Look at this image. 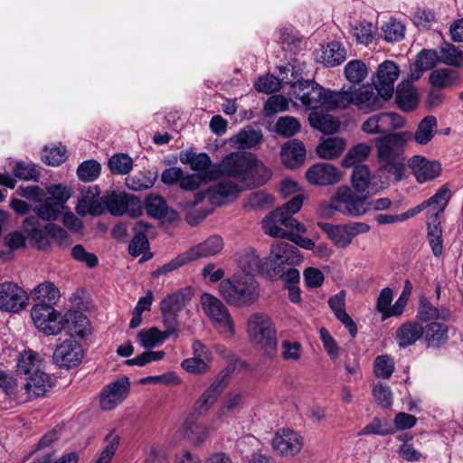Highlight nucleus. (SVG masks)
I'll return each mask as SVG.
<instances>
[{"label": "nucleus", "instance_id": "33", "mask_svg": "<svg viewBox=\"0 0 463 463\" xmlns=\"http://www.w3.org/2000/svg\"><path fill=\"white\" fill-rule=\"evenodd\" d=\"M427 236L434 256H441L443 252L442 229L439 218H437V216H429L427 222Z\"/></svg>", "mask_w": 463, "mask_h": 463}, {"label": "nucleus", "instance_id": "17", "mask_svg": "<svg viewBox=\"0 0 463 463\" xmlns=\"http://www.w3.org/2000/svg\"><path fill=\"white\" fill-rule=\"evenodd\" d=\"M305 176L310 184L327 186L340 182L342 175L333 165L317 163L306 171Z\"/></svg>", "mask_w": 463, "mask_h": 463}, {"label": "nucleus", "instance_id": "15", "mask_svg": "<svg viewBox=\"0 0 463 463\" xmlns=\"http://www.w3.org/2000/svg\"><path fill=\"white\" fill-rule=\"evenodd\" d=\"M271 446L275 451L282 456H295L303 448V439L292 430L281 429L274 435Z\"/></svg>", "mask_w": 463, "mask_h": 463}, {"label": "nucleus", "instance_id": "5", "mask_svg": "<svg viewBox=\"0 0 463 463\" xmlns=\"http://www.w3.org/2000/svg\"><path fill=\"white\" fill-rule=\"evenodd\" d=\"M347 185L339 186L329 201V207L343 214L361 216L368 212L367 196Z\"/></svg>", "mask_w": 463, "mask_h": 463}, {"label": "nucleus", "instance_id": "55", "mask_svg": "<svg viewBox=\"0 0 463 463\" xmlns=\"http://www.w3.org/2000/svg\"><path fill=\"white\" fill-rule=\"evenodd\" d=\"M300 123L298 118L291 116L281 117L278 119L276 132L285 137H291L300 130Z\"/></svg>", "mask_w": 463, "mask_h": 463}, {"label": "nucleus", "instance_id": "10", "mask_svg": "<svg viewBox=\"0 0 463 463\" xmlns=\"http://www.w3.org/2000/svg\"><path fill=\"white\" fill-rule=\"evenodd\" d=\"M291 99L299 100L308 109L321 108L325 89L312 80H298L290 85Z\"/></svg>", "mask_w": 463, "mask_h": 463}, {"label": "nucleus", "instance_id": "38", "mask_svg": "<svg viewBox=\"0 0 463 463\" xmlns=\"http://www.w3.org/2000/svg\"><path fill=\"white\" fill-rule=\"evenodd\" d=\"M280 156L286 167L295 169L304 164L307 151L305 146H282Z\"/></svg>", "mask_w": 463, "mask_h": 463}, {"label": "nucleus", "instance_id": "40", "mask_svg": "<svg viewBox=\"0 0 463 463\" xmlns=\"http://www.w3.org/2000/svg\"><path fill=\"white\" fill-rule=\"evenodd\" d=\"M437 133V119L434 116H427L418 125L414 140L420 145L429 143Z\"/></svg>", "mask_w": 463, "mask_h": 463}, {"label": "nucleus", "instance_id": "32", "mask_svg": "<svg viewBox=\"0 0 463 463\" xmlns=\"http://www.w3.org/2000/svg\"><path fill=\"white\" fill-rule=\"evenodd\" d=\"M396 101L404 111L414 109L418 104L417 91L408 80L399 83L396 90Z\"/></svg>", "mask_w": 463, "mask_h": 463}, {"label": "nucleus", "instance_id": "51", "mask_svg": "<svg viewBox=\"0 0 463 463\" xmlns=\"http://www.w3.org/2000/svg\"><path fill=\"white\" fill-rule=\"evenodd\" d=\"M42 203V204L36 205L33 208V212L43 220H56L63 210V208L61 207L59 203H55L51 198L45 197Z\"/></svg>", "mask_w": 463, "mask_h": 463}, {"label": "nucleus", "instance_id": "19", "mask_svg": "<svg viewBox=\"0 0 463 463\" xmlns=\"http://www.w3.org/2000/svg\"><path fill=\"white\" fill-rule=\"evenodd\" d=\"M352 88V103L358 107L361 110L373 111L379 109L383 107L385 99L380 96L379 92L373 90L371 85H363L356 88L354 85Z\"/></svg>", "mask_w": 463, "mask_h": 463}, {"label": "nucleus", "instance_id": "4", "mask_svg": "<svg viewBox=\"0 0 463 463\" xmlns=\"http://www.w3.org/2000/svg\"><path fill=\"white\" fill-rule=\"evenodd\" d=\"M247 332L250 341L267 357L273 358L278 353L277 331L273 321L264 313H254L248 318Z\"/></svg>", "mask_w": 463, "mask_h": 463}, {"label": "nucleus", "instance_id": "7", "mask_svg": "<svg viewBox=\"0 0 463 463\" xmlns=\"http://www.w3.org/2000/svg\"><path fill=\"white\" fill-rule=\"evenodd\" d=\"M319 225L333 243L341 249L347 248L358 234L366 233L370 231L369 224L360 222L337 225L325 222Z\"/></svg>", "mask_w": 463, "mask_h": 463}, {"label": "nucleus", "instance_id": "60", "mask_svg": "<svg viewBox=\"0 0 463 463\" xmlns=\"http://www.w3.org/2000/svg\"><path fill=\"white\" fill-rule=\"evenodd\" d=\"M100 170V165L97 161L88 160L79 165L77 175L81 181L93 182L99 176Z\"/></svg>", "mask_w": 463, "mask_h": 463}, {"label": "nucleus", "instance_id": "21", "mask_svg": "<svg viewBox=\"0 0 463 463\" xmlns=\"http://www.w3.org/2000/svg\"><path fill=\"white\" fill-rule=\"evenodd\" d=\"M129 392V381L122 377L104 388L101 392L100 405L103 410L110 411L121 403Z\"/></svg>", "mask_w": 463, "mask_h": 463}, {"label": "nucleus", "instance_id": "9", "mask_svg": "<svg viewBox=\"0 0 463 463\" xmlns=\"http://www.w3.org/2000/svg\"><path fill=\"white\" fill-rule=\"evenodd\" d=\"M31 317L35 326L46 335H56L62 331L60 322L61 314L52 304L39 302L31 310Z\"/></svg>", "mask_w": 463, "mask_h": 463}, {"label": "nucleus", "instance_id": "22", "mask_svg": "<svg viewBox=\"0 0 463 463\" xmlns=\"http://www.w3.org/2000/svg\"><path fill=\"white\" fill-rule=\"evenodd\" d=\"M412 175L418 183H425L437 178L441 173L438 161H430L421 156H414L408 161Z\"/></svg>", "mask_w": 463, "mask_h": 463}, {"label": "nucleus", "instance_id": "18", "mask_svg": "<svg viewBox=\"0 0 463 463\" xmlns=\"http://www.w3.org/2000/svg\"><path fill=\"white\" fill-rule=\"evenodd\" d=\"M83 348L75 340L68 339L59 345L53 353V361L60 367L77 366L83 358Z\"/></svg>", "mask_w": 463, "mask_h": 463}, {"label": "nucleus", "instance_id": "57", "mask_svg": "<svg viewBox=\"0 0 463 463\" xmlns=\"http://www.w3.org/2000/svg\"><path fill=\"white\" fill-rule=\"evenodd\" d=\"M33 295L37 299H42L41 302L48 301L47 304H55L60 298L58 288L52 282H45L38 285L34 290Z\"/></svg>", "mask_w": 463, "mask_h": 463}, {"label": "nucleus", "instance_id": "61", "mask_svg": "<svg viewBox=\"0 0 463 463\" xmlns=\"http://www.w3.org/2000/svg\"><path fill=\"white\" fill-rule=\"evenodd\" d=\"M217 172L213 169L206 171L203 176L199 174L188 175L181 177L180 186L184 190L193 191L199 187L203 180H212L217 178Z\"/></svg>", "mask_w": 463, "mask_h": 463}, {"label": "nucleus", "instance_id": "62", "mask_svg": "<svg viewBox=\"0 0 463 463\" xmlns=\"http://www.w3.org/2000/svg\"><path fill=\"white\" fill-rule=\"evenodd\" d=\"M13 172L15 177L26 181L36 182L40 176V171L35 165L23 161H19L14 165Z\"/></svg>", "mask_w": 463, "mask_h": 463}, {"label": "nucleus", "instance_id": "50", "mask_svg": "<svg viewBox=\"0 0 463 463\" xmlns=\"http://www.w3.org/2000/svg\"><path fill=\"white\" fill-rule=\"evenodd\" d=\"M262 141L260 129L247 126L231 138L233 145H259Z\"/></svg>", "mask_w": 463, "mask_h": 463}, {"label": "nucleus", "instance_id": "54", "mask_svg": "<svg viewBox=\"0 0 463 463\" xmlns=\"http://www.w3.org/2000/svg\"><path fill=\"white\" fill-rule=\"evenodd\" d=\"M0 389H2L6 395L19 402H22V398H24L22 387L19 388L14 376L5 371H0Z\"/></svg>", "mask_w": 463, "mask_h": 463}, {"label": "nucleus", "instance_id": "41", "mask_svg": "<svg viewBox=\"0 0 463 463\" xmlns=\"http://www.w3.org/2000/svg\"><path fill=\"white\" fill-rule=\"evenodd\" d=\"M345 50L338 42H331L323 50L321 59L327 67H335L345 60Z\"/></svg>", "mask_w": 463, "mask_h": 463}, {"label": "nucleus", "instance_id": "47", "mask_svg": "<svg viewBox=\"0 0 463 463\" xmlns=\"http://www.w3.org/2000/svg\"><path fill=\"white\" fill-rule=\"evenodd\" d=\"M42 360L39 354L32 350L24 351L18 360L17 367L26 376L32 374L36 368H41Z\"/></svg>", "mask_w": 463, "mask_h": 463}, {"label": "nucleus", "instance_id": "1", "mask_svg": "<svg viewBox=\"0 0 463 463\" xmlns=\"http://www.w3.org/2000/svg\"><path fill=\"white\" fill-rule=\"evenodd\" d=\"M303 201V194H297L281 207L266 216L262 221L265 233L274 238L289 239L301 248L312 250L315 247V242L311 239L295 235L288 230H295L298 233L306 232L305 226L292 217L301 209Z\"/></svg>", "mask_w": 463, "mask_h": 463}, {"label": "nucleus", "instance_id": "48", "mask_svg": "<svg viewBox=\"0 0 463 463\" xmlns=\"http://www.w3.org/2000/svg\"><path fill=\"white\" fill-rule=\"evenodd\" d=\"M371 146H352L342 160L343 167L360 166V163L364 161L370 155Z\"/></svg>", "mask_w": 463, "mask_h": 463}, {"label": "nucleus", "instance_id": "28", "mask_svg": "<svg viewBox=\"0 0 463 463\" xmlns=\"http://www.w3.org/2000/svg\"><path fill=\"white\" fill-rule=\"evenodd\" d=\"M222 239L218 235H214L186 250V252L189 258H191V261H193L198 259L215 255L222 250Z\"/></svg>", "mask_w": 463, "mask_h": 463}, {"label": "nucleus", "instance_id": "20", "mask_svg": "<svg viewBox=\"0 0 463 463\" xmlns=\"http://www.w3.org/2000/svg\"><path fill=\"white\" fill-rule=\"evenodd\" d=\"M98 186H89L81 191L76 206L77 213L85 216L88 214L99 215L106 212V205L103 203V196Z\"/></svg>", "mask_w": 463, "mask_h": 463}, {"label": "nucleus", "instance_id": "36", "mask_svg": "<svg viewBox=\"0 0 463 463\" xmlns=\"http://www.w3.org/2000/svg\"><path fill=\"white\" fill-rule=\"evenodd\" d=\"M422 336L428 346L439 347L448 340V327L442 323L431 322L424 327Z\"/></svg>", "mask_w": 463, "mask_h": 463}, {"label": "nucleus", "instance_id": "6", "mask_svg": "<svg viewBox=\"0 0 463 463\" xmlns=\"http://www.w3.org/2000/svg\"><path fill=\"white\" fill-rule=\"evenodd\" d=\"M201 304L204 313L220 333L233 335L232 317L226 306L219 298L209 293H203L201 296Z\"/></svg>", "mask_w": 463, "mask_h": 463}, {"label": "nucleus", "instance_id": "2", "mask_svg": "<svg viewBox=\"0 0 463 463\" xmlns=\"http://www.w3.org/2000/svg\"><path fill=\"white\" fill-rule=\"evenodd\" d=\"M222 171L246 184L259 186L271 176V172L256 156L246 151H238L226 156L221 165Z\"/></svg>", "mask_w": 463, "mask_h": 463}, {"label": "nucleus", "instance_id": "3", "mask_svg": "<svg viewBox=\"0 0 463 463\" xmlns=\"http://www.w3.org/2000/svg\"><path fill=\"white\" fill-rule=\"evenodd\" d=\"M219 292L228 305L236 307H249L260 297L259 284L250 276L235 275L222 280Z\"/></svg>", "mask_w": 463, "mask_h": 463}, {"label": "nucleus", "instance_id": "58", "mask_svg": "<svg viewBox=\"0 0 463 463\" xmlns=\"http://www.w3.org/2000/svg\"><path fill=\"white\" fill-rule=\"evenodd\" d=\"M288 99L283 95H272L264 104L263 112L265 117H272L277 113L288 109Z\"/></svg>", "mask_w": 463, "mask_h": 463}, {"label": "nucleus", "instance_id": "52", "mask_svg": "<svg viewBox=\"0 0 463 463\" xmlns=\"http://www.w3.org/2000/svg\"><path fill=\"white\" fill-rule=\"evenodd\" d=\"M133 167L132 158L125 153L113 155L109 160V170L116 175H127Z\"/></svg>", "mask_w": 463, "mask_h": 463}, {"label": "nucleus", "instance_id": "45", "mask_svg": "<svg viewBox=\"0 0 463 463\" xmlns=\"http://www.w3.org/2000/svg\"><path fill=\"white\" fill-rule=\"evenodd\" d=\"M456 80L457 71L449 68L434 70L430 75V83L438 89L448 88L454 84Z\"/></svg>", "mask_w": 463, "mask_h": 463}, {"label": "nucleus", "instance_id": "53", "mask_svg": "<svg viewBox=\"0 0 463 463\" xmlns=\"http://www.w3.org/2000/svg\"><path fill=\"white\" fill-rule=\"evenodd\" d=\"M367 67L361 60H353L345 67V75L348 81L352 83H360L367 76Z\"/></svg>", "mask_w": 463, "mask_h": 463}, {"label": "nucleus", "instance_id": "49", "mask_svg": "<svg viewBox=\"0 0 463 463\" xmlns=\"http://www.w3.org/2000/svg\"><path fill=\"white\" fill-rule=\"evenodd\" d=\"M137 338L140 345L146 349L154 348L166 339L162 331L156 326H152L148 329H142L137 334Z\"/></svg>", "mask_w": 463, "mask_h": 463}, {"label": "nucleus", "instance_id": "12", "mask_svg": "<svg viewBox=\"0 0 463 463\" xmlns=\"http://www.w3.org/2000/svg\"><path fill=\"white\" fill-rule=\"evenodd\" d=\"M106 211L115 216H120L126 212L134 217L140 213V201L137 197L126 193L112 192L103 195Z\"/></svg>", "mask_w": 463, "mask_h": 463}, {"label": "nucleus", "instance_id": "16", "mask_svg": "<svg viewBox=\"0 0 463 463\" xmlns=\"http://www.w3.org/2000/svg\"><path fill=\"white\" fill-rule=\"evenodd\" d=\"M27 300L26 292L16 284L12 282L0 284V309L17 312L24 307Z\"/></svg>", "mask_w": 463, "mask_h": 463}, {"label": "nucleus", "instance_id": "39", "mask_svg": "<svg viewBox=\"0 0 463 463\" xmlns=\"http://www.w3.org/2000/svg\"><path fill=\"white\" fill-rule=\"evenodd\" d=\"M309 124L316 129L325 133L333 134L339 128V122L328 114L312 112L308 116Z\"/></svg>", "mask_w": 463, "mask_h": 463}, {"label": "nucleus", "instance_id": "25", "mask_svg": "<svg viewBox=\"0 0 463 463\" xmlns=\"http://www.w3.org/2000/svg\"><path fill=\"white\" fill-rule=\"evenodd\" d=\"M62 325V330H67L72 336L84 337L87 335L89 320L87 317L80 311H68L60 317Z\"/></svg>", "mask_w": 463, "mask_h": 463}, {"label": "nucleus", "instance_id": "24", "mask_svg": "<svg viewBox=\"0 0 463 463\" xmlns=\"http://www.w3.org/2000/svg\"><path fill=\"white\" fill-rule=\"evenodd\" d=\"M225 386L224 377L216 378L195 402L194 405V411L199 415L207 412L215 403Z\"/></svg>", "mask_w": 463, "mask_h": 463}, {"label": "nucleus", "instance_id": "43", "mask_svg": "<svg viewBox=\"0 0 463 463\" xmlns=\"http://www.w3.org/2000/svg\"><path fill=\"white\" fill-rule=\"evenodd\" d=\"M372 179L373 176L366 165L356 166L351 176L353 188L361 194L369 192L372 189Z\"/></svg>", "mask_w": 463, "mask_h": 463}, {"label": "nucleus", "instance_id": "13", "mask_svg": "<svg viewBox=\"0 0 463 463\" xmlns=\"http://www.w3.org/2000/svg\"><path fill=\"white\" fill-rule=\"evenodd\" d=\"M400 74L399 67L392 61H384L379 64L376 72V80L373 82L375 90L380 96L391 99L394 92V82Z\"/></svg>", "mask_w": 463, "mask_h": 463}, {"label": "nucleus", "instance_id": "30", "mask_svg": "<svg viewBox=\"0 0 463 463\" xmlns=\"http://www.w3.org/2000/svg\"><path fill=\"white\" fill-rule=\"evenodd\" d=\"M321 108L326 110H335L337 109H345L352 103V88L340 91H332L325 89Z\"/></svg>", "mask_w": 463, "mask_h": 463}, {"label": "nucleus", "instance_id": "35", "mask_svg": "<svg viewBox=\"0 0 463 463\" xmlns=\"http://www.w3.org/2000/svg\"><path fill=\"white\" fill-rule=\"evenodd\" d=\"M240 266L245 273L251 275L269 271L268 260H262L253 250L245 251L240 260Z\"/></svg>", "mask_w": 463, "mask_h": 463}, {"label": "nucleus", "instance_id": "63", "mask_svg": "<svg viewBox=\"0 0 463 463\" xmlns=\"http://www.w3.org/2000/svg\"><path fill=\"white\" fill-rule=\"evenodd\" d=\"M273 203V197L264 191H257L250 193L245 203L244 206L248 209L256 208H268Z\"/></svg>", "mask_w": 463, "mask_h": 463}, {"label": "nucleus", "instance_id": "34", "mask_svg": "<svg viewBox=\"0 0 463 463\" xmlns=\"http://www.w3.org/2000/svg\"><path fill=\"white\" fill-rule=\"evenodd\" d=\"M449 317V309L444 307H435L427 298H420L417 312V317L419 320L423 322L439 319L446 320Z\"/></svg>", "mask_w": 463, "mask_h": 463}, {"label": "nucleus", "instance_id": "27", "mask_svg": "<svg viewBox=\"0 0 463 463\" xmlns=\"http://www.w3.org/2000/svg\"><path fill=\"white\" fill-rule=\"evenodd\" d=\"M424 334V327L417 321L403 323L395 333V340L402 348L414 345Z\"/></svg>", "mask_w": 463, "mask_h": 463}, {"label": "nucleus", "instance_id": "37", "mask_svg": "<svg viewBox=\"0 0 463 463\" xmlns=\"http://www.w3.org/2000/svg\"><path fill=\"white\" fill-rule=\"evenodd\" d=\"M37 222V217L33 216L24 220L23 227L34 245L39 250H45L50 245L49 235L46 230L43 231L35 226Z\"/></svg>", "mask_w": 463, "mask_h": 463}, {"label": "nucleus", "instance_id": "44", "mask_svg": "<svg viewBox=\"0 0 463 463\" xmlns=\"http://www.w3.org/2000/svg\"><path fill=\"white\" fill-rule=\"evenodd\" d=\"M180 160L183 164L190 165L191 168L195 171L207 170L211 165L210 157L204 153L196 154L193 152L192 148L182 152Z\"/></svg>", "mask_w": 463, "mask_h": 463}, {"label": "nucleus", "instance_id": "31", "mask_svg": "<svg viewBox=\"0 0 463 463\" xmlns=\"http://www.w3.org/2000/svg\"><path fill=\"white\" fill-rule=\"evenodd\" d=\"M450 198L451 192L447 184H445L441 186L434 195L418 205V211H422L427 207H432L430 216H437V218H439V214L443 213Z\"/></svg>", "mask_w": 463, "mask_h": 463}, {"label": "nucleus", "instance_id": "8", "mask_svg": "<svg viewBox=\"0 0 463 463\" xmlns=\"http://www.w3.org/2000/svg\"><path fill=\"white\" fill-rule=\"evenodd\" d=\"M378 160L381 168L394 182L403 179L406 173L405 156L402 146H377Z\"/></svg>", "mask_w": 463, "mask_h": 463}, {"label": "nucleus", "instance_id": "23", "mask_svg": "<svg viewBox=\"0 0 463 463\" xmlns=\"http://www.w3.org/2000/svg\"><path fill=\"white\" fill-rule=\"evenodd\" d=\"M229 175L208 189L209 200L213 204H222L227 200L234 199L238 196L241 188Z\"/></svg>", "mask_w": 463, "mask_h": 463}, {"label": "nucleus", "instance_id": "42", "mask_svg": "<svg viewBox=\"0 0 463 463\" xmlns=\"http://www.w3.org/2000/svg\"><path fill=\"white\" fill-rule=\"evenodd\" d=\"M395 118L400 120L395 113H380L373 115L362 124V130L366 133L383 132L388 123Z\"/></svg>", "mask_w": 463, "mask_h": 463}, {"label": "nucleus", "instance_id": "14", "mask_svg": "<svg viewBox=\"0 0 463 463\" xmlns=\"http://www.w3.org/2000/svg\"><path fill=\"white\" fill-rule=\"evenodd\" d=\"M53 383L49 374L36 368L35 371L27 376L22 386L24 398L22 402H27L33 398L43 396L52 387Z\"/></svg>", "mask_w": 463, "mask_h": 463}, {"label": "nucleus", "instance_id": "29", "mask_svg": "<svg viewBox=\"0 0 463 463\" xmlns=\"http://www.w3.org/2000/svg\"><path fill=\"white\" fill-rule=\"evenodd\" d=\"M151 229L152 225L144 221H138L135 224L133 227L135 235L128 246V251L132 256L137 257L148 249L147 233Z\"/></svg>", "mask_w": 463, "mask_h": 463}, {"label": "nucleus", "instance_id": "46", "mask_svg": "<svg viewBox=\"0 0 463 463\" xmlns=\"http://www.w3.org/2000/svg\"><path fill=\"white\" fill-rule=\"evenodd\" d=\"M439 61L451 66L459 67L463 64V52L457 46L445 43L440 46Z\"/></svg>", "mask_w": 463, "mask_h": 463}, {"label": "nucleus", "instance_id": "26", "mask_svg": "<svg viewBox=\"0 0 463 463\" xmlns=\"http://www.w3.org/2000/svg\"><path fill=\"white\" fill-rule=\"evenodd\" d=\"M146 210L149 216L174 222L178 219L176 211L170 209L166 205L165 199L159 195H149L146 200Z\"/></svg>", "mask_w": 463, "mask_h": 463}, {"label": "nucleus", "instance_id": "59", "mask_svg": "<svg viewBox=\"0 0 463 463\" xmlns=\"http://www.w3.org/2000/svg\"><path fill=\"white\" fill-rule=\"evenodd\" d=\"M184 306V295L175 292L165 298L160 303L161 313L177 315Z\"/></svg>", "mask_w": 463, "mask_h": 463}, {"label": "nucleus", "instance_id": "11", "mask_svg": "<svg viewBox=\"0 0 463 463\" xmlns=\"http://www.w3.org/2000/svg\"><path fill=\"white\" fill-rule=\"evenodd\" d=\"M302 261L298 249L288 242L278 241L271 245L268 260L269 270L280 273L285 265L296 266Z\"/></svg>", "mask_w": 463, "mask_h": 463}, {"label": "nucleus", "instance_id": "56", "mask_svg": "<svg viewBox=\"0 0 463 463\" xmlns=\"http://www.w3.org/2000/svg\"><path fill=\"white\" fill-rule=\"evenodd\" d=\"M66 159L65 146H45L42 152V160L48 165L58 166Z\"/></svg>", "mask_w": 463, "mask_h": 463}, {"label": "nucleus", "instance_id": "64", "mask_svg": "<svg viewBox=\"0 0 463 463\" xmlns=\"http://www.w3.org/2000/svg\"><path fill=\"white\" fill-rule=\"evenodd\" d=\"M382 31L387 42H399L404 38L405 26L400 22L392 20L383 25Z\"/></svg>", "mask_w": 463, "mask_h": 463}]
</instances>
